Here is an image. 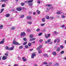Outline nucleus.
Wrapping results in <instances>:
<instances>
[{
	"label": "nucleus",
	"instance_id": "53",
	"mask_svg": "<svg viewBox=\"0 0 66 66\" xmlns=\"http://www.w3.org/2000/svg\"><path fill=\"white\" fill-rule=\"evenodd\" d=\"M5 56H8V54H7L6 53H5Z\"/></svg>",
	"mask_w": 66,
	"mask_h": 66
},
{
	"label": "nucleus",
	"instance_id": "43",
	"mask_svg": "<svg viewBox=\"0 0 66 66\" xmlns=\"http://www.w3.org/2000/svg\"><path fill=\"white\" fill-rule=\"evenodd\" d=\"M48 64L50 65H51L52 64V62H50Z\"/></svg>",
	"mask_w": 66,
	"mask_h": 66
},
{
	"label": "nucleus",
	"instance_id": "59",
	"mask_svg": "<svg viewBox=\"0 0 66 66\" xmlns=\"http://www.w3.org/2000/svg\"><path fill=\"white\" fill-rule=\"evenodd\" d=\"M45 25V24H41V26H44Z\"/></svg>",
	"mask_w": 66,
	"mask_h": 66
},
{
	"label": "nucleus",
	"instance_id": "47",
	"mask_svg": "<svg viewBox=\"0 0 66 66\" xmlns=\"http://www.w3.org/2000/svg\"><path fill=\"white\" fill-rule=\"evenodd\" d=\"M49 11V10L48 9H47V10L46 11V12H48Z\"/></svg>",
	"mask_w": 66,
	"mask_h": 66
},
{
	"label": "nucleus",
	"instance_id": "23",
	"mask_svg": "<svg viewBox=\"0 0 66 66\" xmlns=\"http://www.w3.org/2000/svg\"><path fill=\"white\" fill-rule=\"evenodd\" d=\"M3 25H1L0 26V29H3Z\"/></svg>",
	"mask_w": 66,
	"mask_h": 66
},
{
	"label": "nucleus",
	"instance_id": "15",
	"mask_svg": "<svg viewBox=\"0 0 66 66\" xmlns=\"http://www.w3.org/2000/svg\"><path fill=\"white\" fill-rule=\"evenodd\" d=\"M14 46H13L12 47L9 48V50H14Z\"/></svg>",
	"mask_w": 66,
	"mask_h": 66
},
{
	"label": "nucleus",
	"instance_id": "1",
	"mask_svg": "<svg viewBox=\"0 0 66 66\" xmlns=\"http://www.w3.org/2000/svg\"><path fill=\"white\" fill-rule=\"evenodd\" d=\"M33 1V0H29L28 1H27L28 4H29V6H32V5L33 4L31 2H32Z\"/></svg>",
	"mask_w": 66,
	"mask_h": 66
},
{
	"label": "nucleus",
	"instance_id": "22",
	"mask_svg": "<svg viewBox=\"0 0 66 66\" xmlns=\"http://www.w3.org/2000/svg\"><path fill=\"white\" fill-rule=\"evenodd\" d=\"M37 12L38 14H39L40 13V12L38 10L37 11Z\"/></svg>",
	"mask_w": 66,
	"mask_h": 66
},
{
	"label": "nucleus",
	"instance_id": "41",
	"mask_svg": "<svg viewBox=\"0 0 66 66\" xmlns=\"http://www.w3.org/2000/svg\"><path fill=\"white\" fill-rule=\"evenodd\" d=\"M23 39L24 41H26L27 40V38H23Z\"/></svg>",
	"mask_w": 66,
	"mask_h": 66
},
{
	"label": "nucleus",
	"instance_id": "39",
	"mask_svg": "<svg viewBox=\"0 0 66 66\" xmlns=\"http://www.w3.org/2000/svg\"><path fill=\"white\" fill-rule=\"evenodd\" d=\"M55 66H58L59 65V64L58 63H56L55 64Z\"/></svg>",
	"mask_w": 66,
	"mask_h": 66
},
{
	"label": "nucleus",
	"instance_id": "44",
	"mask_svg": "<svg viewBox=\"0 0 66 66\" xmlns=\"http://www.w3.org/2000/svg\"><path fill=\"white\" fill-rule=\"evenodd\" d=\"M37 3H39V4L40 3V1L39 0H38L37 2Z\"/></svg>",
	"mask_w": 66,
	"mask_h": 66
},
{
	"label": "nucleus",
	"instance_id": "12",
	"mask_svg": "<svg viewBox=\"0 0 66 66\" xmlns=\"http://www.w3.org/2000/svg\"><path fill=\"white\" fill-rule=\"evenodd\" d=\"M3 40L2 41L0 42V44H3V43H4V39H3Z\"/></svg>",
	"mask_w": 66,
	"mask_h": 66
},
{
	"label": "nucleus",
	"instance_id": "31",
	"mask_svg": "<svg viewBox=\"0 0 66 66\" xmlns=\"http://www.w3.org/2000/svg\"><path fill=\"white\" fill-rule=\"evenodd\" d=\"M27 44V42H26L24 43H23V45H26Z\"/></svg>",
	"mask_w": 66,
	"mask_h": 66
},
{
	"label": "nucleus",
	"instance_id": "32",
	"mask_svg": "<svg viewBox=\"0 0 66 66\" xmlns=\"http://www.w3.org/2000/svg\"><path fill=\"white\" fill-rule=\"evenodd\" d=\"M60 48H61V49H63V48H64V46H63V45H61L60 46Z\"/></svg>",
	"mask_w": 66,
	"mask_h": 66
},
{
	"label": "nucleus",
	"instance_id": "45",
	"mask_svg": "<svg viewBox=\"0 0 66 66\" xmlns=\"http://www.w3.org/2000/svg\"><path fill=\"white\" fill-rule=\"evenodd\" d=\"M61 17L62 18H65V15H62Z\"/></svg>",
	"mask_w": 66,
	"mask_h": 66
},
{
	"label": "nucleus",
	"instance_id": "26",
	"mask_svg": "<svg viewBox=\"0 0 66 66\" xmlns=\"http://www.w3.org/2000/svg\"><path fill=\"white\" fill-rule=\"evenodd\" d=\"M38 53H42V50H39Z\"/></svg>",
	"mask_w": 66,
	"mask_h": 66
},
{
	"label": "nucleus",
	"instance_id": "57",
	"mask_svg": "<svg viewBox=\"0 0 66 66\" xmlns=\"http://www.w3.org/2000/svg\"><path fill=\"white\" fill-rule=\"evenodd\" d=\"M59 42H60V39H58L57 41V43H59Z\"/></svg>",
	"mask_w": 66,
	"mask_h": 66
},
{
	"label": "nucleus",
	"instance_id": "64",
	"mask_svg": "<svg viewBox=\"0 0 66 66\" xmlns=\"http://www.w3.org/2000/svg\"><path fill=\"white\" fill-rule=\"evenodd\" d=\"M18 64H15L14 65V66H18Z\"/></svg>",
	"mask_w": 66,
	"mask_h": 66
},
{
	"label": "nucleus",
	"instance_id": "25",
	"mask_svg": "<svg viewBox=\"0 0 66 66\" xmlns=\"http://www.w3.org/2000/svg\"><path fill=\"white\" fill-rule=\"evenodd\" d=\"M8 1V0H2L1 1V2H4L5 1Z\"/></svg>",
	"mask_w": 66,
	"mask_h": 66
},
{
	"label": "nucleus",
	"instance_id": "9",
	"mask_svg": "<svg viewBox=\"0 0 66 66\" xmlns=\"http://www.w3.org/2000/svg\"><path fill=\"white\" fill-rule=\"evenodd\" d=\"M22 8H17L16 10L18 11H20L21 10Z\"/></svg>",
	"mask_w": 66,
	"mask_h": 66
},
{
	"label": "nucleus",
	"instance_id": "62",
	"mask_svg": "<svg viewBox=\"0 0 66 66\" xmlns=\"http://www.w3.org/2000/svg\"><path fill=\"white\" fill-rule=\"evenodd\" d=\"M38 66V65H37V64H35L34 65V66Z\"/></svg>",
	"mask_w": 66,
	"mask_h": 66
},
{
	"label": "nucleus",
	"instance_id": "8",
	"mask_svg": "<svg viewBox=\"0 0 66 66\" xmlns=\"http://www.w3.org/2000/svg\"><path fill=\"white\" fill-rule=\"evenodd\" d=\"M36 55V54L35 53H34L31 55V58L32 59H33L34 57V56Z\"/></svg>",
	"mask_w": 66,
	"mask_h": 66
},
{
	"label": "nucleus",
	"instance_id": "5",
	"mask_svg": "<svg viewBox=\"0 0 66 66\" xmlns=\"http://www.w3.org/2000/svg\"><path fill=\"white\" fill-rule=\"evenodd\" d=\"M31 18H32V16L30 15L28 16L27 17V19H30V20H31Z\"/></svg>",
	"mask_w": 66,
	"mask_h": 66
},
{
	"label": "nucleus",
	"instance_id": "33",
	"mask_svg": "<svg viewBox=\"0 0 66 66\" xmlns=\"http://www.w3.org/2000/svg\"><path fill=\"white\" fill-rule=\"evenodd\" d=\"M21 5L22 6H24V3H21Z\"/></svg>",
	"mask_w": 66,
	"mask_h": 66
},
{
	"label": "nucleus",
	"instance_id": "60",
	"mask_svg": "<svg viewBox=\"0 0 66 66\" xmlns=\"http://www.w3.org/2000/svg\"><path fill=\"white\" fill-rule=\"evenodd\" d=\"M33 39L32 38V39H30V41H33Z\"/></svg>",
	"mask_w": 66,
	"mask_h": 66
},
{
	"label": "nucleus",
	"instance_id": "34",
	"mask_svg": "<svg viewBox=\"0 0 66 66\" xmlns=\"http://www.w3.org/2000/svg\"><path fill=\"white\" fill-rule=\"evenodd\" d=\"M10 14H7L6 15V17H9V16H10Z\"/></svg>",
	"mask_w": 66,
	"mask_h": 66
},
{
	"label": "nucleus",
	"instance_id": "18",
	"mask_svg": "<svg viewBox=\"0 0 66 66\" xmlns=\"http://www.w3.org/2000/svg\"><path fill=\"white\" fill-rule=\"evenodd\" d=\"M23 48V46H21L19 47V49H22V48Z\"/></svg>",
	"mask_w": 66,
	"mask_h": 66
},
{
	"label": "nucleus",
	"instance_id": "6",
	"mask_svg": "<svg viewBox=\"0 0 66 66\" xmlns=\"http://www.w3.org/2000/svg\"><path fill=\"white\" fill-rule=\"evenodd\" d=\"M7 59V57L6 56H4L2 58L3 60H6V59Z\"/></svg>",
	"mask_w": 66,
	"mask_h": 66
},
{
	"label": "nucleus",
	"instance_id": "2",
	"mask_svg": "<svg viewBox=\"0 0 66 66\" xmlns=\"http://www.w3.org/2000/svg\"><path fill=\"white\" fill-rule=\"evenodd\" d=\"M13 43L14 44V45H18V43L16 42V41H15V39H14V40L13 41Z\"/></svg>",
	"mask_w": 66,
	"mask_h": 66
},
{
	"label": "nucleus",
	"instance_id": "30",
	"mask_svg": "<svg viewBox=\"0 0 66 66\" xmlns=\"http://www.w3.org/2000/svg\"><path fill=\"white\" fill-rule=\"evenodd\" d=\"M15 28V27H13L11 28L10 29L11 30H14V29Z\"/></svg>",
	"mask_w": 66,
	"mask_h": 66
},
{
	"label": "nucleus",
	"instance_id": "55",
	"mask_svg": "<svg viewBox=\"0 0 66 66\" xmlns=\"http://www.w3.org/2000/svg\"><path fill=\"white\" fill-rule=\"evenodd\" d=\"M4 6H5V5L3 4L2 5V7H4Z\"/></svg>",
	"mask_w": 66,
	"mask_h": 66
},
{
	"label": "nucleus",
	"instance_id": "63",
	"mask_svg": "<svg viewBox=\"0 0 66 66\" xmlns=\"http://www.w3.org/2000/svg\"><path fill=\"white\" fill-rule=\"evenodd\" d=\"M32 39L33 40H35L36 39H35V38H32Z\"/></svg>",
	"mask_w": 66,
	"mask_h": 66
},
{
	"label": "nucleus",
	"instance_id": "38",
	"mask_svg": "<svg viewBox=\"0 0 66 66\" xmlns=\"http://www.w3.org/2000/svg\"><path fill=\"white\" fill-rule=\"evenodd\" d=\"M54 18L53 17H50V19L51 20H52V19H53Z\"/></svg>",
	"mask_w": 66,
	"mask_h": 66
},
{
	"label": "nucleus",
	"instance_id": "58",
	"mask_svg": "<svg viewBox=\"0 0 66 66\" xmlns=\"http://www.w3.org/2000/svg\"><path fill=\"white\" fill-rule=\"evenodd\" d=\"M56 41H57V39H56L54 41V43H56Z\"/></svg>",
	"mask_w": 66,
	"mask_h": 66
},
{
	"label": "nucleus",
	"instance_id": "19",
	"mask_svg": "<svg viewBox=\"0 0 66 66\" xmlns=\"http://www.w3.org/2000/svg\"><path fill=\"white\" fill-rule=\"evenodd\" d=\"M46 6H49V7H50L52 6V5L49 4L48 5H46Z\"/></svg>",
	"mask_w": 66,
	"mask_h": 66
},
{
	"label": "nucleus",
	"instance_id": "42",
	"mask_svg": "<svg viewBox=\"0 0 66 66\" xmlns=\"http://www.w3.org/2000/svg\"><path fill=\"white\" fill-rule=\"evenodd\" d=\"M42 33H39L38 34L39 36H41V35H42Z\"/></svg>",
	"mask_w": 66,
	"mask_h": 66
},
{
	"label": "nucleus",
	"instance_id": "29",
	"mask_svg": "<svg viewBox=\"0 0 66 66\" xmlns=\"http://www.w3.org/2000/svg\"><path fill=\"white\" fill-rule=\"evenodd\" d=\"M43 40L42 39H40L39 40L40 43H43Z\"/></svg>",
	"mask_w": 66,
	"mask_h": 66
},
{
	"label": "nucleus",
	"instance_id": "50",
	"mask_svg": "<svg viewBox=\"0 0 66 66\" xmlns=\"http://www.w3.org/2000/svg\"><path fill=\"white\" fill-rule=\"evenodd\" d=\"M23 17H24V15H21V18H23Z\"/></svg>",
	"mask_w": 66,
	"mask_h": 66
},
{
	"label": "nucleus",
	"instance_id": "14",
	"mask_svg": "<svg viewBox=\"0 0 66 66\" xmlns=\"http://www.w3.org/2000/svg\"><path fill=\"white\" fill-rule=\"evenodd\" d=\"M52 54L53 55H56V53L55 52H54L52 53Z\"/></svg>",
	"mask_w": 66,
	"mask_h": 66
},
{
	"label": "nucleus",
	"instance_id": "46",
	"mask_svg": "<svg viewBox=\"0 0 66 66\" xmlns=\"http://www.w3.org/2000/svg\"><path fill=\"white\" fill-rule=\"evenodd\" d=\"M61 28H64V27H65V26L64 25H63L61 26Z\"/></svg>",
	"mask_w": 66,
	"mask_h": 66
},
{
	"label": "nucleus",
	"instance_id": "28",
	"mask_svg": "<svg viewBox=\"0 0 66 66\" xmlns=\"http://www.w3.org/2000/svg\"><path fill=\"white\" fill-rule=\"evenodd\" d=\"M27 22L29 23V24H31L32 23V22L30 21H28Z\"/></svg>",
	"mask_w": 66,
	"mask_h": 66
},
{
	"label": "nucleus",
	"instance_id": "3",
	"mask_svg": "<svg viewBox=\"0 0 66 66\" xmlns=\"http://www.w3.org/2000/svg\"><path fill=\"white\" fill-rule=\"evenodd\" d=\"M45 38H46L47 39L48 38V37H50V34H48L47 35L45 34Z\"/></svg>",
	"mask_w": 66,
	"mask_h": 66
},
{
	"label": "nucleus",
	"instance_id": "24",
	"mask_svg": "<svg viewBox=\"0 0 66 66\" xmlns=\"http://www.w3.org/2000/svg\"><path fill=\"white\" fill-rule=\"evenodd\" d=\"M24 47L25 48H26V49H28V48H29V46H28V45H27L25 46Z\"/></svg>",
	"mask_w": 66,
	"mask_h": 66
},
{
	"label": "nucleus",
	"instance_id": "17",
	"mask_svg": "<svg viewBox=\"0 0 66 66\" xmlns=\"http://www.w3.org/2000/svg\"><path fill=\"white\" fill-rule=\"evenodd\" d=\"M5 49H7V50H9L10 48H9V47H8V46H6L5 47Z\"/></svg>",
	"mask_w": 66,
	"mask_h": 66
},
{
	"label": "nucleus",
	"instance_id": "7",
	"mask_svg": "<svg viewBox=\"0 0 66 66\" xmlns=\"http://www.w3.org/2000/svg\"><path fill=\"white\" fill-rule=\"evenodd\" d=\"M26 34H25V33L24 32H21V34L20 35L21 36H25V35H26Z\"/></svg>",
	"mask_w": 66,
	"mask_h": 66
},
{
	"label": "nucleus",
	"instance_id": "54",
	"mask_svg": "<svg viewBox=\"0 0 66 66\" xmlns=\"http://www.w3.org/2000/svg\"><path fill=\"white\" fill-rule=\"evenodd\" d=\"M49 9L51 10H52V9H53V7H50Z\"/></svg>",
	"mask_w": 66,
	"mask_h": 66
},
{
	"label": "nucleus",
	"instance_id": "27",
	"mask_svg": "<svg viewBox=\"0 0 66 66\" xmlns=\"http://www.w3.org/2000/svg\"><path fill=\"white\" fill-rule=\"evenodd\" d=\"M29 37L30 38H33V35H30Z\"/></svg>",
	"mask_w": 66,
	"mask_h": 66
},
{
	"label": "nucleus",
	"instance_id": "16",
	"mask_svg": "<svg viewBox=\"0 0 66 66\" xmlns=\"http://www.w3.org/2000/svg\"><path fill=\"white\" fill-rule=\"evenodd\" d=\"M61 50V48H60V47H57V51H59L60 50Z\"/></svg>",
	"mask_w": 66,
	"mask_h": 66
},
{
	"label": "nucleus",
	"instance_id": "10",
	"mask_svg": "<svg viewBox=\"0 0 66 66\" xmlns=\"http://www.w3.org/2000/svg\"><path fill=\"white\" fill-rule=\"evenodd\" d=\"M43 56H46L47 57H48V55L47 54H43Z\"/></svg>",
	"mask_w": 66,
	"mask_h": 66
},
{
	"label": "nucleus",
	"instance_id": "37",
	"mask_svg": "<svg viewBox=\"0 0 66 66\" xmlns=\"http://www.w3.org/2000/svg\"><path fill=\"white\" fill-rule=\"evenodd\" d=\"M39 31H40V29L39 28H38L36 30L37 32H39Z\"/></svg>",
	"mask_w": 66,
	"mask_h": 66
},
{
	"label": "nucleus",
	"instance_id": "11",
	"mask_svg": "<svg viewBox=\"0 0 66 66\" xmlns=\"http://www.w3.org/2000/svg\"><path fill=\"white\" fill-rule=\"evenodd\" d=\"M22 59V60H23V61H24V62L27 61V59H25V58L24 57H23Z\"/></svg>",
	"mask_w": 66,
	"mask_h": 66
},
{
	"label": "nucleus",
	"instance_id": "51",
	"mask_svg": "<svg viewBox=\"0 0 66 66\" xmlns=\"http://www.w3.org/2000/svg\"><path fill=\"white\" fill-rule=\"evenodd\" d=\"M46 19H49V16H47L46 17Z\"/></svg>",
	"mask_w": 66,
	"mask_h": 66
},
{
	"label": "nucleus",
	"instance_id": "52",
	"mask_svg": "<svg viewBox=\"0 0 66 66\" xmlns=\"http://www.w3.org/2000/svg\"><path fill=\"white\" fill-rule=\"evenodd\" d=\"M18 59L19 60H20V59H21L20 57H18Z\"/></svg>",
	"mask_w": 66,
	"mask_h": 66
},
{
	"label": "nucleus",
	"instance_id": "49",
	"mask_svg": "<svg viewBox=\"0 0 66 66\" xmlns=\"http://www.w3.org/2000/svg\"><path fill=\"white\" fill-rule=\"evenodd\" d=\"M54 34H57V33L56 31H55L54 32Z\"/></svg>",
	"mask_w": 66,
	"mask_h": 66
},
{
	"label": "nucleus",
	"instance_id": "20",
	"mask_svg": "<svg viewBox=\"0 0 66 66\" xmlns=\"http://www.w3.org/2000/svg\"><path fill=\"white\" fill-rule=\"evenodd\" d=\"M45 18H44L42 19V22H45Z\"/></svg>",
	"mask_w": 66,
	"mask_h": 66
},
{
	"label": "nucleus",
	"instance_id": "56",
	"mask_svg": "<svg viewBox=\"0 0 66 66\" xmlns=\"http://www.w3.org/2000/svg\"><path fill=\"white\" fill-rule=\"evenodd\" d=\"M57 46H54V48H55V49H56V48H57Z\"/></svg>",
	"mask_w": 66,
	"mask_h": 66
},
{
	"label": "nucleus",
	"instance_id": "61",
	"mask_svg": "<svg viewBox=\"0 0 66 66\" xmlns=\"http://www.w3.org/2000/svg\"><path fill=\"white\" fill-rule=\"evenodd\" d=\"M33 49H31L30 50V51H33Z\"/></svg>",
	"mask_w": 66,
	"mask_h": 66
},
{
	"label": "nucleus",
	"instance_id": "35",
	"mask_svg": "<svg viewBox=\"0 0 66 66\" xmlns=\"http://www.w3.org/2000/svg\"><path fill=\"white\" fill-rule=\"evenodd\" d=\"M31 45V43H28V45L29 47H30Z\"/></svg>",
	"mask_w": 66,
	"mask_h": 66
},
{
	"label": "nucleus",
	"instance_id": "21",
	"mask_svg": "<svg viewBox=\"0 0 66 66\" xmlns=\"http://www.w3.org/2000/svg\"><path fill=\"white\" fill-rule=\"evenodd\" d=\"M56 13L58 15H59V14H62V13L60 12V11L57 12Z\"/></svg>",
	"mask_w": 66,
	"mask_h": 66
},
{
	"label": "nucleus",
	"instance_id": "48",
	"mask_svg": "<svg viewBox=\"0 0 66 66\" xmlns=\"http://www.w3.org/2000/svg\"><path fill=\"white\" fill-rule=\"evenodd\" d=\"M43 64L44 65H45L46 64H47V62H44Z\"/></svg>",
	"mask_w": 66,
	"mask_h": 66
},
{
	"label": "nucleus",
	"instance_id": "4",
	"mask_svg": "<svg viewBox=\"0 0 66 66\" xmlns=\"http://www.w3.org/2000/svg\"><path fill=\"white\" fill-rule=\"evenodd\" d=\"M42 47H43V46L42 45H41L40 46H39L38 47L37 49L36 50H38L39 49H41L42 48Z\"/></svg>",
	"mask_w": 66,
	"mask_h": 66
},
{
	"label": "nucleus",
	"instance_id": "13",
	"mask_svg": "<svg viewBox=\"0 0 66 66\" xmlns=\"http://www.w3.org/2000/svg\"><path fill=\"white\" fill-rule=\"evenodd\" d=\"M4 8H3L1 9V11L0 12V14H1V13H2L3 11H4Z\"/></svg>",
	"mask_w": 66,
	"mask_h": 66
},
{
	"label": "nucleus",
	"instance_id": "36",
	"mask_svg": "<svg viewBox=\"0 0 66 66\" xmlns=\"http://www.w3.org/2000/svg\"><path fill=\"white\" fill-rule=\"evenodd\" d=\"M51 42V39H49L47 40V43H50V42Z\"/></svg>",
	"mask_w": 66,
	"mask_h": 66
},
{
	"label": "nucleus",
	"instance_id": "40",
	"mask_svg": "<svg viewBox=\"0 0 66 66\" xmlns=\"http://www.w3.org/2000/svg\"><path fill=\"white\" fill-rule=\"evenodd\" d=\"M64 53V51H61V54H63Z\"/></svg>",
	"mask_w": 66,
	"mask_h": 66
}]
</instances>
